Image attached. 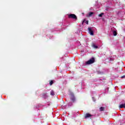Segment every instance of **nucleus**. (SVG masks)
<instances>
[{
	"instance_id": "dca6fc26",
	"label": "nucleus",
	"mask_w": 125,
	"mask_h": 125,
	"mask_svg": "<svg viewBox=\"0 0 125 125\" xmlns=\"http://www.w3.org/2000/svg\"><path fill=\"white\" fill-rule=\"evenodd\" d=\"M122 79H124V78H125V75H124L121 77Z\"/></svg>"
},
{
	"instance_id": "a211bd4d",
	"label": "nucleus",
	"mask_w": 125,
	"mask_h": 125,
	"mask_svg": "<svg viewBox=\"0 0 125 125\" xmlns=\"http://www.w3.org/2000/svg\"><path fill=\"white\" fill-rule=\"evenodd\" d=\"M82 14H83V13Z\"/></svg>"
},
{
	"instance_id": "1a4fd4ad",
	"label": "nucleus",
	"mask_w": 125,
	"mask_h": 125,
	"mask_svg": "<svg viewBox=\"0 0 125 125\" xmlns=\"http://www.w3.org/2000/svg\"><path fill=\"white\" fill-rule=\"evenodd\" d=\"M92 46H93V47H94V48H98V46H97L96 45H95V44H93Z\"/></svg>"
},
{
	"instance_id": "6e6552de",
	"label": "nucleus",
	"mask_w": 125,
	"mask_h": 125,
	"mask_svg": "<svg viewBox=\"0 0 125 125\" xmlns=\"http://www.w3.org/2000/svg\"><path fill=\"white\" fill-rule=\"evenodd\" d=\"M94 14L93 12H89L88 13V16H92V15Z\"/></svg>"
},
{
	"instance_id": "20e7f679",
	"label": "nucleus",
	"mask_w": 125,
	"mask_h": 125,
	"mask_svg": "<svg viewBox=\"0 0 125 125\" xmlns=\"http://www.w3.org/2000/svg\"><path fill=\"white\" fill-rule=\"evenodd\" d=\"M90 117H91V115L87 113L85 116V119H87V118H90Z\"/></svg>"
},
{
	"instance_id": "423d86ee",
	"label": "nucleus",
	"mask_w": 125,
	"mask_h": 125,
	"mask_svg": "<svg viewBox=\"0 0 125 125\" xmlns=\"http://www.w3.org/2000/svg\"><path fill=\"white\" fill-rule=\"evenodd\" d=\"M83 23H85V24H88V21L86 20H84L82 22V24H83Z\"/></svg>"
},
{
	"instance_id": "f03ea898",
	"label": "nucleus",
	"mask_w": 125,
	"mask_h": 125,
	"mask_svg": "<svg viewBox=\"0 0 125 125\" xmlns=\"http://www.w3.org/2000/svg\"><path fill=\"white\" fill-rule=\"evenodd\" d=\"M88 30L89 34H90L91 36H93V35H94V34L93 33V29H92V28L89 27L88 28Z\"/></svg>"
},
{
	"instance_id": "9b49d317",
	"label": "nucleus",
	"mask_w": 125,
	"mask_h": 125,
	"mask_svg": "<svg viewBox=\"0 0 125 125\" xmlns=\"http://www.w3.org/2000/svg\"><path fill=\"white\" fill-rule=\"evenodd\" d=\"M68 16H76V15L74 14H69Z\"/></svg>"
},
{
	"instance_id": "f3484780",
	"label": "nucleus",
	"mask_w": 125,
	"mask_h": 125,
	"mask_svg": "<svg viewBox=\"0 0 125 125\" xmlns=\"http://www.w3.org/2000/svg\"><path fill=\"white\" fill-rule=\"evenodd\" d=\"M92 99H93V101H94V102L95 101L94 100V98L93 97V98H92Z\"/></svg>"
},
{
	"instance_id": "2eb2a0df",
	"label": "nucleus",
	"mask_w": 125,
	"mask_h": 125,
	"mask_svg": "<svg viewBox=\"0 0 125 125\" xmlns=\"http://www.w3.org/2000/svg\"><path fill=\"white\" fill-rule=\"evenodd\" d=\"M52 83H53V81H51L50 82V85H52Z\"/></svg>"
},
{
	"instance_id": "ddd939ff",
	"label": "nucleus",
	"mask_w": 125,
	"mask_h": 125,
	"mask_svg": "<svg viewBox=\"0 0 125 125\" xmlns=\"http://www.w3.org/2000/svg\"><path fill=\"white\" fill-rule=\"evenodd\" d=\"M100 111H104V107H101L100 108Z\"/></svg>"
},
{
	"instance_id": "f257e3e1",
	"label": "nucleus",
	"mask_w": 125,
	"mask_h": 125,
	"mask_svg": "<svg viewBox=\"0 0 125 125\" xmlns=\"http://www.w3.org/2000/svg\"><path fill=\"white\" fill-rule=\"evenodd\" d=\"M94 62H95V59H94V58H92L89 61L86 62V64L87 65H90V64H93Z\"/></svg>"
},
{
	"instance_id": "4468645a",
	"label": "nucleus",
	"mask_w": 125,
	"mask_h": 125,
	"mask_svg": "<svg viewBox=\"0 0 125 125\" xmlns=\"http://www.w3.org/2000/svg\"><path fill=\"white\" fill-rule=\"evenodd\" d=\"M103 15H104V13H102L101 14H99L98 15V16H102Z\"/></svg>"
},
{
	"instance_id": "f8f14e48",
	"label": "nucleus",
	"mask_w": 125,
	"mask_h": 125,
	"mask_svg": "<svg viewBox=\"0 0 125 125\" xmlns=\"http://www.w3.org/2000/svg\"><path fill=\"white\" fill-rule=\"evenodd\" d=\"M51 95H54V91H51L50 92Z\"/></svg>"
},
{
	"instance_id": "7ed1b4c3",
	"label": "nucleus",
	"mask_w": 125,
	"mask_h": 125,
	"mask_svg": "<svg viewBox=\"0 0 125 125\" xmlns=\"http://www.w3.org/2000/svg\"><path fill=\"white\" fill-rule=\"evenodd\" d=\"M69 18H71V19H74V20H77V16H69Z\"/></svg>"
},
{
	"instance_id": "39448f33",
	"label": "nucleus",
	"mask_w": 125,
	"mask_h": 125,
	"mask_svg": "<svg viewBox=\"0 0 125 125\" xmlns=\"http://www.w3.org/2000/svg\"><path fill=\"white\" fill-rule=\"evenodd\" d=\"M71 100L74 102V101H75V97L74 96V95H72L71 97Z\"/></svg>"
},
{
	"instance_id": "9d476101",
	"label": "nucleus",
	"mask_w": 125,
	"mask_h": 125,
	"mask_svg": "<svg viewBox=\"0 0 125 125\" xmlns=\"http://www.w3.org/2000/svg\"><path fill=\"white\" fill-rule=\"evenodd\" d=\"M113 36H117V31H114L113 32Z\"/></svg>"
},
{
	"instance_id": "0eeeda50",
	"label": "nucleus",
	"mask_w": 125,
	"mask_h": 125,
	"mask_svg": "<svg viewBox=\"0 0 125 125\" xmlns=\"http://www.w3.org/2000/svg\"><path fill=\"white\" fill-rule=\"evenodd\" d=\"M120 108H125V104H121L119 106Z\"/></svg>"
}]
</instances>
